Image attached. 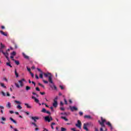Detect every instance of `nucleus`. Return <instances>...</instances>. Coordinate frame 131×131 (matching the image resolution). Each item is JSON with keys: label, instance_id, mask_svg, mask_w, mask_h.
<instances>
[{"label": "nucleus", "instance_id": "nucleus-1", "mask_svg": "<svg viewBox=\"0 0 131 131\" xmlns=\"http://www.w3.org/2000/svg\"><path fill=\"white\" fill-rule=\"evenodd\" d=\"M48 81L50 82V83H51L52 85H50V88L52 89V90H57V86L55 85V84H54V82L53 81V76L52 75H50L48 77Z\"/></svg>", "mask_w": 131, "mask_h": 131}, {"label": "nucleus", "instance_id": "nucleus-2", "mask_svg": "<svg viewBox=\"0 0 131 131\" xmlns=\"http://www.w3.org/2000/svg\"><path fill=\"white\" fill-rule=\"evenodd\" d=\"M1 53H2V54H3V55H4L5 57L6 58V59H7L8 61H9L10 58H9V52H4V50H0Z\"/></svg>", "mask_w": 131, "mask_h": 131}, {"label": "nucleus", "instance_id": "nucleus-3", "mask_svg": "<svg viewBox=\"0 0 131 131\" xmlns=\"http://www.w3.org/2000/svg\"><path fill=\"white\" fill-rule=\"evenodd\" d=\"M101 121H98V122L100 125H101L102 127H105V122L106 121V119H103V117H101Z\"/></svg>", "mask_w": 131, "mask_h": 131}, {"label": "nucleus", "instance_id": "nucleus-4", "mask_svg": "<svg viewBox=\"0 0 131 131\" xmlns=\"http://www.w3.org/2000/svg\"><path fill=\"white\" fill-rule=\"evenodd\" d=\"M90 123H86L83 124V129H85V130L89 131V128H88V126H89L90 125Z\"/></svg>", "mask_w": 131, "mask_h": 131}, {"label": "nucleus", "instance_id": "nucleus-5", "mask_svg": "<svg viewBox=\"0 0 131 131\" xmlns=\"http://www.w3.org/2000/svg\"><path fill=\"white\" fill-rule=\"evenodd\" d=\"M45 119L46 121L50 122V121H52V120H53V118H52V117H50V116H46V117H45Z\"/></svg>", "mask_w": 131, "mask_h": 131}, {"label": "nucleus", "instance_id": "nucleus-6", "mask_svg": "<svg viewBox=\"0 0 131 131\" xmlns=\"http://www.w3.org/2000/svg\"><path fill=\"white\" fill-rule=\"evenodd\" d=\"M76 126H77V127H78V128H81V122L80 121V120H78L77 123L76 124Z\"/></svg>", "mask_w": 131, "mask_h": 131}, {"label": "nucleus", "instance_id": "nucleus-7", "mask_svg": "<svg viewBox=\"0 0 131 131\" xmlns=\"http://www.w3.org/2000/svg\"><path fill=\"white\" fill-rule=\"evenodd\" d=\"M70 108L72 112H73V111H77V110H78V108L75 106H70Z\"/></svg>", "mask_w": 131, "mask_h": 131}, {"label": "nucleus", "instance_id": "nucleus-8", "mask_svg": "<svg viewBox=\"0 0 131 131\" xmlns=\"http://www.w3.org/2000/svg\"><path fill=\"white\" fill-rule=\"evenodd\" d=\"M6 121H7V119L4 117H2L1 118V123H2V124H5L6 123Z\"/></svg>", "mask_w": 131, "mask_h": 131}, {"label": "nucleus", "instance_id": "nucleus-9", "mask_svg": "<svg viewBox=\"0 0 131 131\" xmlns=\"http://www.w3.org/2000/svg\"><path fill=\"white\" fill-rule=\"evenodd\" d=\"M23 81H26V80H25V79L23 78V79H21V80H20L18 81V82L19 83L20 85V86H21V87L23 86V85H24Z\"/></svg>", "mask_w": 131, "mask_h": 131}, {"label": "nucleus", "instance_id": "nucleus-10", "mask_svg": "<svg viewBox=\"0 0 131 131\" xmlns=\"http://www.w3.org/2000/svg\"><path fill=\"white\" fill-rule=\"evenodd\" d=\"M31 119L34 121V122H36V120H38L39 119V117H31Z\"/></svg>", "mask_w": 131, "mask_h": 131}, {"label": "nucleus", "instance_id": "nucleus-11", "mask_svg": "<svg viewBox=\"0 0 131 131\" xmlns=\"http://www.w3.org/2000/svg\"><path fill=\"white\" fill-rule=\"evenodd\" d=\"M106 124L110 127L111 130L113 129V127H112V125L111 124V123H110V122H107Z\"/></svg>", "mask_w": 131, "mask_h": 131}, {"label": "nucleus", "instance_id": "nucleus-12", "mask_svg": "<svg viewBox=\"0 0 131 131\" xmlns=\"http://www.w3.org/2000/svg\"><path fill=\"white\" fill-rule=\"evenodd\" d=\"M6 107L8 108V109H11L12 107V103L10 102H8L6 104Z\"/></svg>", "mask_w": 131, "mask_h": 131}, {"label": "nucleus", "instance_id": "nucleus-13", "mask_svg": "<svg viewBox=\"0 0 131 131\" xmlns=\"http://www.w3.org/2000/svg\"><path fill=\"white\" fill-rule=\"evenodd\" d=\"M53 106L55 108H57V107H58V101H54V102L53 103Z\"/></svg>", "mask_w": 131, "mask_h": 131}, {"label": "nucleus", "instance_id": "nucleus-14", "mask_svg": "<svg viewBox=\"0 0 131 131\" xmlns=\"http://www.w3.org/2000/svg\"><path fill=\"white\" fill-rule=\"evenodd\" d=\"M32 99L34 100V101L36 103H39V100L38 99H37L36 98H35V97H34V96H32Z\"/></svg>", "mask_w": 131, "mask_h": 131}, {"label": "nucleus", "instance_id": "nucleus-15", "mask_svg": "<svg viewBox=\"0 0 131 131\" xmlns=\"http://www.w3.org/2000/svg\"><path fill=\"white\" fill-rule=\"evenodd\" d=\"M84 118L86 119H92V116L90 115H85L84 116Z\"/></svg>", "mask_w": 131, "mask_h": 131}, {"label": "nucleus", "instance_id": "nucleus-16", "mask_svg": "<svg viewBox=\"0 0 131 131\" xmlns=\"http://www.w3.org/2000/svg\"><path fill=\"white\" fill-rule=\"evenodd\" d=\"M43 74L45 77H49V76H50V75H52L50 73H43Z\"/></svg>", "mask_w": 131, "mask_h": 131}, {"label": "nucleus", "instance_id": "nucleus-17", "mask_svg": "<svg viewBox=\"0 0 131 131\" xmlns=\"http://www.w3.org/2000/svg\"><path fill=\"white\" fill-rule=\"evenodd\" d=\"M0 33H1V34H2V35H4V36H8L7 33H5L3 31H0Z\"/></svg>", "mask_w": 131, "mask_h": 131}, {"label": "nucleus", "instance_id": "nucleus-18", "mask_svg": "<svg viewBox=\"0 0 131 131\" xmlns=\"http://www.w3.org/2000/svg\"><path fill=\"white\" fill-rule=\"evenodd\" d=\"M9 119H10V120H11V121H12V122H13V123H14L15 124H17V121H16V120H15L12 117H10L9 118Z\"/></svg>", "mask_w": 131, "mask_h": 131}, {"label": "nucleus", "instance_id": "nucleus-19", "mask_svg": "<svg viewBox=\"0 0 131 131\" xmlns=\"http://www.w3.org/2000/svg\"><path fill=\"white\" fill-rule=\"evenodd\" d=\"M12 61H14L15 62L16 65H19L20 64V62L18 60H16L14 59H12Z\"/></svg>", "mask_w": 131, "mask_h": 131}, {"label": "nucleus", "instance_id": "nucleus-20", "mask_svg": "<svg viewBox=\"0 0 131 131\" xmlns=\"http://www.w3.org/2000/svg\"><path fill=\"white\" fill-rule=\"evenodd\" d=\"M23 55L24 57L25 58V59H29V56L26 55V54H25V53H23Z\"/></svg>", "mask_w": 131, "mask_h": 131}, {"label": "nucleus", "instance_id": "nucleus-21", "mask_svg": "<svg viewBox=\"0 0 131 131\" xmlns=\"http://www.w3.org/2000/svg\"><path fill=\"white\" fill-rule=\"evenodd\" d=\"M0 85L2 88H4V89H7V86L5 85V84H4V83L1 82Z\"/></svg>", "mask_w": 131, "mask_h": 131}, {"label": "nucleus", "instance_id": "nucleus-22", "mask_svg": "<svg viewBox=\"0 0 131 131\" xmlns=\"http://www.w3.org/2000/svg\"><path fill=\"white\" fill-rule=\"evenodd\" d=\"M9 62H6V65L7 66H9V67L10 68H12V67H13L12 66V65H11V63H10V60H9Z\"/></svg>", "mask_w": 131, "mask_h": 131}, {"label": "nucleus", "instance_id": "nucleus-23", "mask_svg": "<svg viewBox=\"0 0 131 131\" xmlns=\"http://www.w3.org/2000/svg\"><path fill=\"white\" fill-rule=\"evenodd\" d=\"M61 119H63L64 120H65V121H68V119H67L66 117L61 116Z\"/></svg>", "mask_w": 131, "mask_h": 131}, {"label": "nucleus", "instance_id": "nucleus-24", "mask_svg": "<svg viewBox=\"0 0 131 131\" xmlns=\"http://www.w3.org/2000/svg\"><path fill=\"white\" fill-rule=\"evenodd\" d=\"M25 105L26 106L27 108H31V106L29 105L28 103H25Z\"/></svg>", "mask_w": 131, "mask_h": 131}, {"label": "nucleus", "instance_id": "nucleus-25", "mask_svg": "<svg viewBox=\"0 0 131 131\" xmlns=\"http://www.w3.org/2000/svg\"><path fill=\"white\" fill-rule=\"evenodd\" d=\"M15 74L16 77H19V74H18V73H17L16 69L15 70Z\"/></svg>", "mask_w": 131, "mask_h": 131}, {"label": "nucleus", "instance_id": "nucleus-26", "mask_svg": "<svg viewBox=\"0 0 131 131\" xmlns=\"http://www.w3.org/2000/svg\"><path fill=\"white\" fill-rule=\"evenodd\" d=\"M41 112H42V113H46V112H47V110H46V108H43L41 111Z\"/></svg>", "mask_w": 131, "mask_h": 131}, {"label": "nucleus", "instance_id": "nucleus-27", "mask_svg": "<svg viewBox=\"0 0 131 131\" xmlns=\"http://www.w3.org/2000/svg\"><path fill=\"white\" fill-rule=\"evenodd\" d=\"M43 73H41L40 74H39V77L40 78H43Z\"/></svg>", "mask_w": 131, "mask_h": 131}, {"label": "nucleus", "instance_id": "nucleus-28", "mask_svg": "<svg viewBox=\"0 0 131 131\" xmlns=\"http://www.w3.org/2000/svg\"><path fill=\"white\" fill-rule=\"evenodd\" d=\"M31 89V88L29 86H26V91H29V90H30Z\"/></svg>", "mask_w": 131, "mask_h": 131}, {"label": "nucleus", "instance_id": "nucleus-29", "mask_svg": "<svg viewBox=\"0 0 131 131\" xmlns=\"http://www.w3.org/2000/svg\"><path fill=\"white\" fill-rule=\"evenodd\" d=\"M14 103H16V104H19V105H21V102L17 100L14 101Z\"/></svg>", "mask_w": 131, "mask_h": 131}, {"label": "nucleus", "instance_id": "nucleus-30", "mask_svg": "<svg viewBox=\"0 0 131 131\" xmlns=\"http://www.w3.org/2000/svg\"><path fill=\"white\" fill-rule=\"evenodd\" d=\"M38 85H40V86H41V88H43V89H45V85H42V84L38 83Z\"/></svg>", "mask_w": 131, "mask_h": 131}, {"label": "nucleus", "instance_id": "nucleus-31", "mask_svg": "<svg viewBox=\"0 0 131 131\" xmlns=\"http://www.w3.org/2000/svg\"><path fill=\"white\" fill-rule=\"evenodd\" d=\"M11 55L13 56H16V52L13 51L12 53H11Z\"/></svg>", "mask_w": 131, "mask_h": 131}, {"label": "nucleus", "instance_id": "nucleus-32", "mask_svg": "<svg viewBox=\"0 0 131 131\" xmlns=\"http://www.w3.org/2000/svg\"><path fill=\"white\" fill-rule=\"evenodd\" d=\"M5 48V45H3V43H1V49H4Z\"/></svg>", "mask_w": 131, "mask_h": 131}, {"label": "nucleus", "instance_id": "nucleus-33", "mask_svg": "<svg viewBox=\"0 0 131 131\" xmlns=\"http://www.w3.org/2000/svg\"><path fill=\"white\" fill-rule=\"evenodd\" d=\"M66 130H67V129H66V128H64V127L61 128V131H66Z\"/></svg>", "mask_w": 131, "mask_h": 131}, {"label": "nucleus", "instance_id": "nucleus-34", "mask_svg": "<svg viewBox=\"0 0 131 131\" xmlns=\"http://www.w3.org/2000/svg\"><path fill=\"white\" fill-rule=\"evenodd\" d=\"M32 94L33 95H35V96L37 97V98H38V97H39L38 94H36L35 92H32Z\"/></svg>", "mask_w": 131, "mask_h": 131}, {"label": "nucleus", "instance_id": "nucleus-35", "mask_svg": "<svg viewBox=\"0 0 131 131\" xmlns=\"http://www.w3.org/2000/svg\"><path fill=\"white\" fill-rule=\"evenodd\" d=\"M27 69L28 70V71L30 73V72H31V69L29 68H28V67H27Z\"/></svg>", "mask_w": 131, "mask_h": 131}, {"label": "nucleus", "instance_id": "nucleus-36", "mask_svg": "<svg viewBox=\"0 0 131 131\" xmlns=\"http://www.w3.org/2000/svg\"><path fill=\"white\" fill-rule=\"evenodd\" d=\"M32 124H33V125H34L35 126V127H37V125H36V124L34 122H32Z\"/></svg>", "mask_w": 131, "mask_h": 131}, {"label": "nucleus", "instance_id": "nucleus-37", "mask_svg": "<svg viewBox=\"0 0 131 131\" xmlns=\"http://www.w3.org/2000/svg\"><path fill=\"white\" fill-rule=\"evenodd\" d=\"M1 94H2V95L4 96V97H6V93H5V92H4V91H2L1 92Z\"/></svg>", "mask_w": 131, "mask_h": 131}, {"label": "nucleus", "instance_id": "nucleus-38", "mask_svg": "<svg viewBox=\"0 0 131 131\" xmlns=\"http://www.w3.org/2000/svg\"><path fill=\"white\" fill-rule=\"evenodd\" d=\"M37 70H38V71H39V72H40V73H42V71H41V70H40V69L39 68H37Z\"/></svg>", "mask_w": 131, "mask_h": 131}, {"label": "nucleus", "instance_id": "nucleus-39", "mask_svg": "<svg viewBox=\"0 0 131 131\" xmlns=\"http://www.w3.org/2000/svg\"><path fill=\"white\" fill-rule=\"evenodd\" d=\"M17 109H22V107L20 105H17Z\"/></svg>", "mask_w": 131, "mask_h": 131}, {"label": "nucleus", "instance_id": "nucleus-40", "mask_svg": "<svg viewBox=\"0 0 131 131\" xmlns=\"http://www.w3.org/2000/svg\"><path fill=\"white\" fill-rule=\"evenodd\" d=\"M15 85L16 86V88H18V89H19V88H20V85H19V84H18V83H15Z\"/></svg>", "mask_w": 131, "mask_h": 131}, {"label": "nucleus", "instance_id": "nucleus-41", "mask_svg": "<svg viewBox=\"0 0 131 131\" xmlns=\"http://www.w3.org/2000/svg\"><path fill=\"white\" fill-rule=\"evenodd\" d=\"M79 114L80 116H82L83 115V113H82V112H80L79 113Z\"/></svg>", "mask_w": 131, "mask_h": 131}, {"label": "nucleus", "instance_id": "nucleus-42", "mask_svg": "<svg viewBox=\"0 0 131 131\" xmlns=\"http://www.w3.org/2000/svg\"><path fill=\"white\" fill-rule=\"evenodd\" d=\"M57 100H58V96H56L55 98H54V100L53 101H55V102H57Z\"/></svg>", "mask_w": 131, "mask_h": 131}, {"label": "nucleus", "instance_id": "nucleus-43", "mask_svg": "<svg viewBox=\"0 0 131 131\" xmlns=\"http://www.w3.org/2000/svg\"><path fill=\"white\" fill-rule=\"evenodd\" d=\"M57 100H58V96H56L55 98H54V100L53 101H55V102H57Z\"/></svg>", "mask_w": 131, "mask_h": 131}, {"label": "nucleus", "instance_id": "nucleus-44", "mask_svg": "<svg viewBox=\"0 0 131 131\" xmlns=\"http://www.w3.org/2000/svg\"><path fill=\"white\" fill-rule=\"evenodd\" d=\"M30 74H31V76L32 77H34V74L33 73H31V72L30 73Z\"/></svg>", "mask_w": 131, "mask_h": 131}, {"label": "nucleus", "instance_id": "nucleus-45", "mask_svg": "<svg viewBox=\"0 0 131 131\" xmlns=\"http://www.w3.org/2000/svg\"><path fill=\"white\" fill-rule=\"evenodd\" d=\"M42 81H43V82H44V83H49V81H48L42 80Z\"/></svg>", "mask_w": 131, "mask_h": 131}, {"label": "nucleus", "instance_id": "nucleus-46", "mask_svg": "<svg viewBox=\"0 0 131 131\" xmlns=\"http://www.w3.org/2000/svg\"><path fill=\"white\" fill-rule=\"evenodd\" d=\"M36 91H37V92H39L40 91V90H39V88L38 87H36Z\"/></svg>", "mask_w": 131, "mask_h": 131}, {"label": "nucleus", "instance_id": "nucleus-47", "mask_svg": "<svg viewBox=\"0 0 131 131\" xmlns=\"http://www.w3.org/2000/svg\"><path fill=\"white\" fill-rule=\"evenodd\" d=\"M46 113H47V114H51V112H50V111H46Z\"/></svg>", "mask_w": 131, "mask_h": 131}, {"label": "nucleus", "instance_id": "nucleus-48", "mask_svg": "<svg viewBox=\"0 0 131 131\" xmlns=\"http://www.w3.org/2000/svg\"><path fill=\"white\" fill-rule=\"evenodd\" d=\"M64 103L66 105H67V104H68V103L67 102V100H66V99H64Z\"/></svg>", "mask_w": 131, "mask_h": 131}, {"label": "nucleus", "instance_id": "nucleus-49", "mask_svg": "<svg viewBox=\"0 0 131 131\" xmlns=\"http://www.w3.org/2000/svg\"><path fill=\"white\" fill-rule=\"evenodd\" d=\"M0 109H3V110H4V109H5V107H4V106H2V105H0Z\"/></svg>", "mask_w": 131, "mask_h": 131}, {"label": "nucleus", "instance_id": "nucleus-50", "mask_svg": "<svg viewBox=\"0 0 131 131\" xmlns=\"http://www.w3.org/2000/svg\"><path fill=\"white\" fill-rule=\"evenodd\" d=\"M9 113H10V114H13L14 113V111H9Z\"/></svg>", "mask_w": 131, "mask_h": 131}, {"label": "nucleus", "instance_id": "nucleus-51", "mask_svg": "<svg viewBox=\"0 0 131 131\" xmlns=\"http://www.w3.org/2000/svg\"><path fill=\"white\" fill-rule=\"evenodd\" d=\"M60 110H61V111H64L65 108L64 107H60Z\"/></svg>", "mask_w": 131, "mask_h": 131}, {"label": "nucleus", "instance_id": "nucleus-52", "mask_svg": "<svg viewBox=\"0 0 131 131\" xmlns=\"http://www.w3.org/2000/svg\"><path fill=\"white\" fill-rule=\"evenodd\" d=\"M10 58L12 59V60H13V59H14V56L11 55V56H10Z\"/></svg>", "mask_w": 131, "mask_h": 131}, {"label": "nucleus", "instance_id": "nucleus-53", "mask_svg": "<svg viewBox=\"0 0 131 131\" xmlns=\"http://www.w3.org/2000/svg\"><path fill=\"white\" fill-rule=\"evenodd\" d=\"M59 88H60V89H61V90H64V87H63V86H62V85H60V86H59Z\"/></svg>", "mask_w": 131, "mask_h": 131}, {"label": "nucleus", "instance_id": "nucleus-54", "mask_svg": "<svg viewBox=\"0 0 131 131\" xmlns=\"http://www.w3.org/2000/svg\"><path fill=\"white\" fill-rule=\"evenodd\" d=\"M35 77H36V79H38V78H39L38 76L37 75V74L35 75Z\"/></svg>", "mask_w": 131, "mask_h": 131}, {"label": "nucleus", "instance_id": "nucleus-55", "mask_svg": "<svg viewBox=\"0 0 131 131\" xmlns=\"http://www.w3.org/2000/svg\"><path fill=\"white\" fill-rule=\"evenodd\" d=\"M64 105V103L62 101H60V106H63Z\"/></svg>", "mask_w": 131, "mask_h": 131}, {"label": "nucleus", "instance_id": "nucleus-56", "mask_svg": "<svg viewBox=\"0 0 131 131\" xmlns=\"http://www.w3.org/2000/svg\"><path fill=\"white\" fill-rule=\"evenodd\" d=\"M7 97H10V93L9 92L7 93Z\"/></svg>", "mask_w": 131, "mask_h": 131}, {"label": "nucleus", "instance_id": "nucleus-57", "mask_svg": "<svg viewBox=\"0 0 131 131\" xmlns=\"http://www.w3.org/2000/svg\"><path fill=\"white\" fill-rule=\"evenodd\" d=\"M50 108L52 110V111H54V108L53 107V106H51Z\"/></svg>", "mask_w": 131, "mask_h": 131}, {"label": "nucleus", "instance_id": "nucleus-58", "mask_svg": "<svg viewBox=\"0 0 131 131\" xmlns=\"http://www.w3.org/2000/svg\"><path fill=\"white\" fill-rule=\"evenodd\" d=\"M40 95H45V92H40Z\"/></svg>", "mask_w": 131, "mask_h": 131}, {"label": "nucleus", "instance_id": "nucleus-59", "mask_svg": "<svg viewBox=\"0 0 131 131\" xmlns=\"http://www.w3.org/2000/svg\"><path fill=\"white\" fill-rule=\"evenodd\" d=\"M32 83H33V84H34V86H35V82L32 81Z\"/></svg>", "mask_w": 131, "mask_h": 131}, {"label": "nucleus", "instance_id": "nucleus-60", "mask_svg": "<svg viewBox=\"0 0 131 131\" xmlns=\"http://www.w3.org/2000/svg\"><path fill=\"white\" fill-rule=\"evenodd\" d=\"M69 102L71 104H72V100H71V99H70V100H69Z\"/></svg>", "mask_w": 131, "mask_h": 131}, {"label": "nucleus", "instance_id": "nucleus-61", "mask_svg": "<svg viewBox=\"0 0 131 131\" xmlns=\"http://www.w3.org/2000/svg\"><path fill=\"white\" fill-rule=\"evenodd\" d=\"M72 130H73V131H76L75 130V128H73L71 129Z\"/></svg>", "mask_w": 131, "mask_h": 131}, {"label": "nucleus", "instance_id": "nucleus-62", "mask_svg": "<svg viewBox=\"0 0 131 131\" xmlns=\"http://www.w3.org/2000/svg\"><path fill=\"white\" fill-rule=\"evenodd\" d=\"M31 69H35V67L34 66H32Z\"/></svg>", "mask_w": 131, "mask_h": 131}, {"label": "nucleus", "instance_id": "nucleus-63", "mask_svg": "<svg viewBox=\"0 0 131 131\" xmlns=\"http://www.w3.org/2000/svg\"><path fill=\"white\" fill-rule=\"evenodd\" d=\"M13 129H14V131H19V130H18L17 129V128H13Z\"/></svg>", "mask_w": 131, "mask_h": 131}, {"label": "nucleus", "instance_id": "nucleus-64", "mask_svg": "<svg viewBox=\"0 0 131 131\" xmlns=\"http://www.w3.org/2000/svg\"><path fill=\"white\" fill-rule=\"evenodd\" d=\"M95 131H99L97 128H95Z\"/></svg>", "mask_w": 131, "mask_h": 131}]
</instances>
